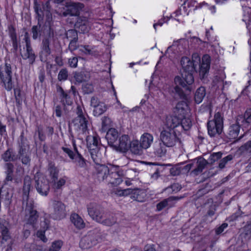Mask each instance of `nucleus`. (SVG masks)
Instances as JSON below:
<instances>
[{"mask_svg":"<svg viewBox=\"0 0 251 251\" xmlns=\"http://www.w3.org/2000/svg\"><path fill=\"white\" fill-rule=\"evenodd\" d=\"M97 176L100 179L102 180L106 179L107 181L114 185L120 184L122 180L121 176L125 175L127 176L135 177L136 176V169H129L124 173L123 171L118 170L119 167H115L110 164L109 166L105 165L99 164L96 166Z\"/></svg>","mask_w":251,"mask_h":251,"instance_id":"nucleus-1","label":"nucleus"},{"mask_svg":"<svg viewBox=\"0 0 251 251\" xmlns=\"http://www.w3.org/2000/svg\"><path fill=\"white\" fill-rule=\"evenodd\" d=\"M34 9L37 14L38 24L32 26L31 31L33 39L36 40L40 35L41 25L39 24V22L42 21L44 18H46V22L50 23L52 21V16L51 12V7L49 1H47L45 3L42 4L35 2Z\"/></svg>","mask_w":251,"mask_h":251,"instance_id":"nucleus-2","label":"nucleus"},{"mask_svg":"<svg viewBox=\"0 0 251 251\" xmlns=\"http://www.w3.org/2000/svg\"><path fill=\"white\" fill-rule=\"evenodd\" d=\"M193 72H184L180 76H176L174 79V82L176 86L174 88L175 92L178 95L180 98L183 99L185 97V94L179 86L183 88L187 87L186 89L190 90V86L194 81V77L192 74Z\"/></svg>","mask_w":251,"mask_h":251,"instance_id":"nucleus-3","label":"nucleus"},{"mask_svg":"<svg viewBox=\"0 0 251 251\" xmlns=\"http://www.w3.org/2000/svg\"><path fill=\"white\" fill-rule=\"evenodd\" d=\"M12 69L10 63L5 62L0 66V85L7 91L12 90L14 87L12 78Z\"/></svg>","mask_w":251,"mask_h":251,"instance_id":"nucleus-4","label":"nucleus"},{"mask_svg":"<svg viewBox=\"0 0 251 251\" xmlns=\"http://www.w3.org/2000/svg\"><path fill=\"white\" fill-rule=\"evenodd\" d=\"M104 235L99 229L89 231L84 236L79 242V246L82 249H88L101 241Z\"/></svg>","mask_w":251,"mask_h":251,"instance_id":"nucleus-5","label":"nucleus"},{"mask_svg":"<svg viewBox=\"0 0 251 251\" xmlns=\"http://www.w3.org/2000/svg\"><path fill=\"white\" fill-rule=\"evenodd\" d=\"M180 133L173 130L162 129L160 134V140L167 147L172 148L181 144Z\"/></svg>","mask_w":251,"mask_h":251,"instance_id":"nucleus-6","label":"nucleus"},{"mask_svg":"<svg viewBox=\"0 0 251 251\" xmlns=\"http://www.w3.org/2000/svg\"><path fill=\"white\" fill-rule=\"evenodd\" d=\"M223 117L220 112L215 114L213 120L207 123L208 133L210 137L220 135L223 130Z\"/></svg>","mask_w":251,"mask_h":251,"instance_id":"nucleus-7","label":"nucleus"},{"mask_svg":"<svg viewBox=\"0 0 251 251\" xmlns=\"http://www.w3.org/2000/svg\"><path fill=\"white\" fill-rule=\"evenodd\" d=\"M25 204V220L26 222V225L25 226V227L29 225L34 228L38 218L37 211L35 209L33 200L27 201Z\"/></svg>","mask_w":251,"mask_h":251,"instance_id":"nucleus-8","label":"nucleus"},{"mask_svg":"<svg viewBox=\"0 0 251 251\" xmlns=\"http://www.w3.org/2000/svg\"><path fill=\"white\" fill-rule=\"evenodd\" d=\"M50 215L54 220H60L64 218L66 215L65 205L60 201H52Z\"/></svg>","mask_w":251,"mask_h":251,"instance_id":"nucleus-9","label":"nucleus"},{"mask_svg":"<svg viewBox=\"0 0 251 251\" xmlns=\"http://www.w3.org/2000/svg\"><path fill=\"white\" fill-rule=\"evenodd\" d=\"M70 126L80 134H85L88 130L89 117H76L70 123Z\"/></svg>","mask_w":251,"mask_h":251,"instance_id":"nucleus-10","label":"nucleus"},{"mask_svg":"<svg viewBox=\"0 0 251 251\" xmlns=\"http://www.w3.org/2000/svg\"><path fill=\"white\" fill-rule=\"evenodd\" d=\"M87 209L89 215L98 223L104 216L105 213L103 209L96 203H90L87 205Z\"/></svg>","mask_w":251,"mask_h":251,"instance_id":"nucleus-11","label":"nucleus"},{"mask_svg":"<svg viewBox=\"0 0 251 251\" xmlns=\"http://www.w3.org/2000/svg\"><path fill=\"white\" fill-rule=\"evenodd\" d=\"M84 5L80 2H68L66 3L65 11L62 15L66 17L68 15L77 16H78L80 11L84 8Z\"/></svg>","mask_w":251,"mask_h":251,"instance_id":"nucleus-12","label":"nucleus"},{"mask_svg":"<svg viewBox=\"0 0 251 251\" xmlns=\"http://www.w3.org/2000/svg\"><path fill=\"white\" fill-rule=\"evenodd\" d=\"M207 163L206 160L202 157H199L185 165L184 169L188 171L193 169L192 172L197 175L202 171Z\"/></svg>","mask_w":251,"mask_h":251,"instance_id":"nucleus-13","label":"nucleus"},{"mask_svg":"<svg viewBox=\"0 0 251 251\" xmlns=\"http://www.w3.org/2000/svg\"><path fill=\"white\" fill-rule=\"evenodd\" d=\"M57 91L59 93V98L60 101L64 106L71 105L73 104V100L70 96V94L72 93L73 95L75 96L76 91L74 86H72L71 89L68 92H65L63 88L59 86L57 87Z\"/></svg>","mask_w":251,"mask_h":251,"instance_id":"nucleus-14","label":"nucleus"},{"mask_svg":"<svg viewBox=\"0 0 251 251\" xmlns=\"http://www.w3.org/2000/svg\"><path fill=\"white\" fill-rule=\"evenodd\" d=\"M35 187L38 193L42 196H47L50 191V185L48 181L44 177H40L35 179Z\"/></svg>","mask_w":251,"mask_h":251,"instance_id":"nucleus-15","label":"nucleus"},{"mask_svg":"<svg viewBox=\"0 0 251 251\" xmlns=\"http://www.w3.org/2000/svg\"><path fill=\"white\" fill-rule=\"evenodd\" d=\"M179 124L180 119L177 116H167L164 122L162 129H166L168 130H173L178 132Z\"/></svg>","mask_w":251,"mask_h":251,"instance_id":"nucleus-16","label":"nucleus"},{"mask_svg":"<svg viewBox=\"0 0 251 251\" xmlns=\"http://www.w3.org/2000/svg\"><path fill=\"white\" fill-rule=\"evenodd\" d=\"M182 198V197L171 196L164 199L157 204L156 210L160 211L165 208H171L174 206L176 202Z\"/></svg>","mask_w":251,"mask_h":251,"instance_id":"nucleus-17","label":"nucleus"},{"mask_svg":"<svg viewBox=\"0 0 251 251\" xmlns=\"http://www.w3.org/2000/svg\"><path fill=\"white\" fill-rule=\"evenodd\" d=\"M50 37H46L42 40L41 51L40 52V58L42 62H45L47 57L51 53L50 50Z\"/></svg>","mask_w":251,"mask_h":251,"instance_id":"nucleus-18","label":"nucleus"},{"mask_svg":"<svg viewBox=\"0 0 251 251\" xmlns=\"http://www.w3.org/2000/svg\"><path fill=\"white\" fill-rule=\"evenodd\" d=\"M130 141L126 135H123L119 137L118 142L113 147L117 151L126 152L129 149Z\"/></svg>","mask_w":251,"mask_h":251,"instance_id":"nucleus-19","label":"nucleus"},{"mask_svg":"<svg viewBox=\"0 0 251 251\" xmlns=\"http://www.w3.org/2000/svg\"><path fill=\"white\" fill-rule=\"evenodd\" d=\"M20 52L23 59L27 60L29 65H32L35 62L36 56L32 47H24L20 50Z\"/></svg>","mask_w":251,"mask_h":251,"instance_id":"nucleus-20","label":"nucleus"},{"mask_svg":"<svg viewBox=\"0 0 251 251\" xmlns=\"http://www.w3.org/2000/svg\"><path fill=\"white\" fill-rule=\"evenodd\" d=\"M31 182V178L29 176L26 175L25 176L23 187V205H24L25 202H26L27 201L32 200L28 198L29 192L32 189Z\"/></svg>","mask_w":251,"mask_h":251,"instance_id":"nucleus-21","label":"nucleus"},{"mask_svg":"<svg viewBox=\"0 0 251 251\" xmlns=\"http://www.w3.org/2000/svg\"><path fill=\"white\" fill-rule=\"evenodd\" d=\"M75 26L82 33H85L89 31L90 29L91 24L86 17H79L77 19Z\"/></svg>","mask_w":251,"mask_h":251,"instance_id":"nucleus-22","label":"nucleus"},{"mask_svg":"<svg viewBox=\"0 0 251 251\" xmlns=\"http://www.w3.org/2000/svg\"><path fill=\"white\" fill-rule=\"evenodd\" d=\"M166 148L167 147L160 141L158 142H156L152 147V153L156 157H164L167 151Z\"/></svg>","mask_w":251,"mask_h":251,"instance_id":"nucleus-23","label":"nucleus"},{"mask_svg":"<svg viewBox=\"0 0 251 251\" xmlns=\"http://www.w3.org/2000/svg\"><path fill=\"white\" fill-rule=\"evenodd\" d=\"M210 57L205 54L202 58V62L200 68V75L202 78H204L205 75L208 73L210 65Z\"/></svg>","mask_w":251,"mask_h":251,"instance_id":"nucleus-24","label":"nucleus"},{"mask_svg":"<svg viewBox=\"0 0 251 251\" xmlns=\"http://www.w3.org/2000/svg\"><path fill=\"white\" fill-rule=\"evenodd\" d=\"M180 64L184 72H194L197 66V64L188 57H182L180 60Z\"/></svg>","mask_w":251,"mask_h":251,"instance_id":"nucleus-25","label":"nucleus"},{"mask_svg":"<svg viewBox=\"0 0 251 251\" xmlns=\"http://www.w3.org/2000/svg\"><path fill=\"white\" fill-rule=\"evenodd\" d=\"M118 132L117 130L113 128H109L106 135V139L108 144L113 147L118 142Z\"/></svg>","mask_w":251,"mask_h":251,"instance_id":"nucleus-26","label":"nucleus"},{"mask_svg":"<svg viewBox=\"0 0 251 251\" xmlns=\"http://www.w3.org/2000/svg\"><path fill=\"white\" fill-rule=\"evenodd\" d=\"M153 140L154 138L152 134L144 133L141 135L139 142L144 149L146 150L151 147Z\"/></svg>","mask_w":251,"mask_h":251,"instance_id":"nucleus-27","label":"nucleus"},{"mask_svg":"<svg viewBox=\"0 0 251 251\" xmlns=\"http://www.w3.org/2000/svg\"><path fill=\"white\" fill-rule=\"evenodd\" d=\"M240 124L237 122L229 126L226 132V136L228 138L234 139L238 137L240 129Z\"/></svg>","mask_w":251,"mask_h":251,"instance_id":"nucleus-28","label":"nucleus"},{"mask_svg":"<svg viewBox=\"0 0 251 251\" xmlns=\"http://www.w3.org/2000/svg\"><path fill=\"white\" fill-rule=\"evenodd\" d=\"M14 165L11 162L6 163L5 165V174L6 177L4 182L5 184H8V182H11L13 180V173Z\"/></svg>","mask_w":251,"mask_h":251,"instance_id":"nucleus-29","label":"nucleus"},{"mask_svg":"<svg viewBox=\"0 0 251 251\" xmlns=\"http://www.w3.org/2000/svg\"><path fill=\"white\" fill-rule=\"evenodd\" d=\"M117 222L116 217L110 213H105L104 216L99 221V223L108 226H110Z\"/></svg>","mask_w":251,"mask_h":251,"instance_id":"nucleus-30","label":"nucleus"},{"mask_svg":"<svg viewBox=\"0 0 251 251\" xmlns=\"http://www.w3.org/2000/svg\"><path fill=\"white\" fill-rule=\"evenodd\" d=\"M29 153H31L29 145L27 141L24 139L23 136L21 135V142L19 143L18 155H17L20 156Z\"/></svg>","mask_w":251,"mask_h":251,"instance_id":"nucleus-31","label":"nucleus"},{"mask_svg":"<svg viewBox=\"0 0 251 251\" xmlns=\"http://www.w3.org/2000/svg\"><path fill=\"white\" fill-rule=\"evenodd\" d=\"M1 159L8 162H14L18 159V156L15 154L12 149L9 148L1 155Z\"/></svg>","mask_w":251,"mask_h":251,"instance_id":"nucleus-32","label":"nucleus"},{"mask_svg":"<svg viewBox=\"0 0 251 251\" xmlns=\"http://www.w3.org/2000/svg\"><path fill=\"white\" fill-rule=\"evenodd\" d=\"M236 122L244 124L251 123V108L247 109L243 115H239L237 118Z\"/></svg>","mask_w":251,"mask_h":251,"instance_id":"nucleus-33","label":"nucleus"},{"mask_svg":"<svg viewBox=\"0 0 251 251\" xmlns=\"http://www.w3.org/2000/svg\"><path fill=\"white\" fill-rule=\"evenodd\" d=\"M192 126V121L189 117H184L182 119H180V124L178 132L180 133L183 130H188Z\"/></svg>","mask_w":251,"mask_h":251,"instance_id":"nucleus-34","label":"nucleus"},{"mask_svg":"<svg viewBox=\"0 0 251 251\" xmlns=\"http://www.w3.org/2000/svg\"><path fill=\"white\" fill-rule=\"evenodd\" d=\"M49 226V221L47 219H44L43 222H41V227L43 228V230H40L37 231V236L44 242L47 241V238L45 236V232Z\"/></svg>","mask_w":251,"mask_h":251,"instance_id":"nucleus-35","label":"nucleus"},{"mask_svg":"<svg viewBox=\"0 0 251 251\" xmlns=\"http://www.w3.org/2000/svg\"><path fill=\"white\" fill-rule=\"evenodd\" d=\"M129 149L133 153L137 155L141 154L144 149L140 142L138 140H134L131 142Z\"/></svg>","mask_w":251,"mask_h":251,"instance_id":"nucleus-36","label":"nucleus"},{"mask_svg":"<svg viewBox=\"0 0 251 251\" xmlns=\"http://www.w3.org/2000/svg\"><path fill=\"white\" fill-rule=\"evenodd\" d=\"M89 151L91 155V157L93 160L94 162L96 164V166L100 164L101 160V154L100 152L99 149H92L89 150Z\"/></svg>","mask_w":251,"mask_h":251,"instance_id":"nucleus-37","label":"nucleus"},{"mask_svg":"<svg viewBox=\"0 0 251 251\" xmlns=\"http://www.w3.org/2000/svg\"><path fill=\"white\" fill-rule=\"evenodd\" d=\"M72 144L74 149L73 151L67 146L62 147L61 149L63 152L66 154L71 160H74L75 156L76 155V152H75V147H77L75 140H73L72 141Z\"/></svg>","mask_w":251,"mask_h":251,"instance_id":"nucleus-38","label":"nucleus"},{"mask_svg":"<svg viewBox=\"0 0 251 251\" xmlns=\"http://www.w3.org/2000/svg\"><path fill=\"white\" fill-rule=\"evenodd\" d=\"M100 139L97 136H88L86 138V141L89 150L95 149L98 148V144Z\"/></svg>","mask_w":251,"mask_h":251,"instance_id":"nucleus-39","label":"nucleus"},{"mask_svg":"<svg viewBox=\"0 0 251 251\" xmlns=\"http://www.w3.org/2000/svg\"><path fill=\"white\" fill-rule=\"evenodd\" d=\"M71 220L74 226L79 229L82 228L85 226V224L82 219L77 214H72Z\"/></svg>","mask_w":251,"mask_h":251,"instance_id":"nucleus-40","label":"nucleus"},{"mask_svg":"<svg viewBox=\"0 0 251 251\" xmlns=\"http://www.w3.org/2000/svg\"><path fill=\"white\" fill-rule=\"evenodd\" d=\"M130 194H132V197L137 201L143 202L146 199V194L143 190L137 189L132 190V192L130 193Z\"/></svg>","mask_w":251,"mask_h":251,"instance_id":"nucleus-41","label":"nucleus"},{"mask_svg":"<svg viewBox=\"0 0 251 251\" xmlns=\"http://www.w3.org/2000/svg\"><path fill=\"white\" fill-rule=\"evenodd\" d=\"M205 89L203 87H200L196 90L195 94V100L197 103H200L205 96Z\"/></svg>","mask_w":251,"mask_h":251,"instance_id":"nucleus-42","label":"nucleus"},{"mask_svg":"<svg viewBox=\"0 0 251 251\" xmlns=\"http://www.w3.org/2000/svg\"><path fill=\"white\" fill-rule=\"evenodd\" d=\"M48 171L50 173V176L52 182H53V181L56 180L58 178L59 171L54 166V164L51 163L49 164Z\"/></svg>","mask_w":251,"mask_h":251,"instance_id":"nucleus-43","label":"nucleus"},{"mask_svg":"<svg viewBox=\"0 0 251 251\" xmlns=\"http://www.w3.org/2000/svg\"><path fill=\"white\" fill-rule=\"evenodd\" d=\"M107 110L106 104L101 102L93 109V114L95 116H99L103 114Z\"/></svg>","mask_w":251,"mask_h":251,"instance_id":"nucleus-44","label":"nucleus"},{"mask_svg":"<svg viewBox=\"0 0 251 251\" xmlns=\"http://www.w3.org/2000/svg\"><path fill=\"white\" fill-rule=\"evenodd\" d=\"M75 152H76V155L75 157L76 161L77 163V165L81 168H84L86 166V161L83 157L81 154L79 152L77 147H75Z\"/></svg>","mask_w":251,"mask_h":251,"instance_id":"nucleus-45","label":"nucleus"},{"mask_svg":"<svg viewBox=\"0 0 251 251\" xmlns=\"http://www.w3.org/2000/svg\"><path fill=\"white\" fill-rule=\"evenodd\" d=\"M176 109L180 114H184L188 110V106L187 103L184 101H181L177 103L176 105Z\"/></svg>","mask_w":251,"mask_h":251,"instance_id":"nucleus-46","label":"nucleus"},{"mask_svg":"<svg viewBox=\"0 0 251 251\" xmlns=\"http://www.w3.org/2000/svg\"><path fill=\"white\" fill-rule=\"evenodd\" d=\"M239 151L243 154H251V140L241 146Z\"/></svg>","mask_w":251,"mask_h":251,"instance_id":"nucleus-47","label":"nucleus"},{"mask_svg":"<svg viewBox=\"0 0 251 251\" xmlns=\"http://www.w3.org/2000/svg\"><path fill=\"white\" fill-rule=\"evenodd\" d=\"M233 159V155L231 154H229L226 156L225 157H224L221 160H220L219 165H218V168L220 169H223L225 167L226 165L227 164V163L229 161H230Z\"/></svg>","mask_w":251,"mask_h":251,"instance_id":"nucleus-48","label":"nucleus"},{"mask_svg":"<svg viewBox=\"0 0 251 251\" xmlns=\"http://www.w3.org/2000/svg\"><path fill=\"white\" fill-rule=\"evenodd\" d=\"M18 158L21 161L23 164L28 166L31 161V153L18 156Z\"/></svg>","mask_w":251,"mask_h":251,"instance_id":"nucleus-49","label":"nucleus"},{"mask_svg":"<svg viewBox=\"0 0 251 251\" xmlns=\"http://www.w3.org/2000/svg\"><path fill=\"white\" fill-rule=\"evenodd\" d=\"M2 240L1 243L2 244H5V242L8 241V244H11V240L10 239V236L8 233V231L7 228H5L2 230L1 232Z\"/></svg>","mask_w":251,"mask_h":251,"instance_id":"nucleus-50","label":"nucleus"},{"mask_svg":"<svg viewBox=\"0 0 251 251\" xmlns=\"http://www.w3.org/2000/svg\"><path fill=\"white\" fill-rule=\"evenodd\" d=\"M66 38L70 41L78 39L77 32L75 29H70L66 32Z\"/></svg>","mask_w":251,"mask_h":251,"instance_id":"nucleus-51","label":"nucleus"},{"mask_svg":"<svg viewBox=\"0 0 251 251\" xmlns=\"http://www.w3.org/2000/svg\"><path fill=\"white\" fill-rule=\"evenodd\" d=\"M102 129L106 131L110 126H111L112 122L111 119L107 117H104L102 118Z\"/></svg>","mask_w":251,"mask_h":251,"instance_id":"nucleus-52","label":"nucleus"},{"mask_svg":"<svg viewBox=\"0 0 251 251\" xmlns=\"http://www.w3.org/2000/svg\"><path fill=\"white\" fill-rule=\"evenodd\" d=\"M68 76V72L66 69H62L58 75V79L59 81L66 80Z\"/></svg>","mask_w":251,"mask_h":251,"instance_id":"nucleus-53","label":"nucleus"},{"mask_svg":"<svg viewBox=\"0 0 251 251\" xmlns=\"http://www.w3.org/2000/svg\"><path fill=\"white\" fill-rule=\"evenodd\" d=\"M75 80L78 83L82 82L86 80L87 77L83 72L75 73L74 75Z\"/></svg>","mask_w":251,"mask_h":251,"instance_id":"nucleus-54","label":"nucleus"},{"mask_svg":"<svg viewBox=\"0 0 251 251\" xmlns=\"http://www.w3.org/2000/svg\"><path fill=\"white\" fill-rule=\"evenodd\" d=\"M53 188L55 190H58L61 188V187L65 184L66 180L61 178L58 181H53Z\"/></svg>","mask_w":251,"mask_h":251,"instance_id":"nucleus-55","label":"nucleus"},{"mask_svg":"<svg viewBox=\"0 0 251 251\" xmlns=\"http://www.w3.org/2000/svg\"><path fill=\"white\" fill-rule=\"evenodd\" d=\"M222 153L220 151L217 152H214L210 154L209 157V160L211 163L215 162L219 159L222 158Z\"/></svg>","mask_w":251,"mask_h":251,"instance_id":"nucleus-56","label":"nucleus"},{"mask_svg":"<svg viewBox=\"0 0 251 251\" xmlns=\"http://www.w3.org/2000/svg\"><path fill=\"white\" fill-rule=\"evenodd\" d=\"M79 50L85 54H91L92 53V48L89 45H80Z\"/></svg>","mask_w":251,"mask_h":251,"instance_id":"nucleus-57","label":"nucleus"},{"mask_svg":"<svg viewBox=\"0 0 251 251\" xmlns=\"http://www.w3.org/2000/svg\"><path fill=\"white\" fill-rule=\"evenodd\" d=\"M76 113L77 114V117H88L87 114L84 112V108L81 106L80 105H77L76 109Z\"/></svg>","mask_w":251,"mask_h":251,"instance_id":"nucleus-58","label":"nucleus"},{"mask_svg":"<svg viewBox=\"0 0 251 251\" xmlns=\"http://www.w3.org/2000/svg\"><path fill=\"white\" fill-rule=\"evenodd\" d=\"M8 34L11 40L17 39L15 29L12 25L8 26Z\"/></svg>","mask_w":251,"mask_h":251,"instance_id":"nucleus-59","label":"nucleus"},{"mask_svg":"<svg viewBox=\"0 0 251 251\" xmlns=\"http://www.w3.org/2000/svg\"><path fill=\"white\" fill-rule=\"evenodd\" d=\"M78 59L77 57L73 56L68 59V65L71 68H75L77 66Z\"/></svg>","mask_w":251,"mask_h":251,"instance_id":"nucleus-60","label":"nucleus"},{"mask_svg":"<svg viewBox=\"0 0 251 251\" xmlns=\"http://www.w3.org/2000/svg\"><path fill=\"white\" fill-rule=\"evenodd\" d=\"M132 192V190L131 189H126L124 190H117L116 192V194L119 196H127Z\"/></svg>","mask_w":251,"mask_h":251,"instance_id":"nucleus-61","label":"nucleus"},{"mask_svg":"<svg viewBox=\"0 0 251 251\" xmlns=\"http://www.w3.org/2000/svg\"><path fill=\"white\" fill-rule=\"evenodd\" d=\"M78 39H75L72 41H70L68 49L71 51L73 52L77 48V42Z\"/></svg>","mask_w":251,"mask_h":251,"instance_id":"nucleus-62","label":"nucleus"},{"mask_svg":"<svg viewBox=\"0 0 251 251\" xmlns=\"http://www.w3.org/2000/svg\"><path fill=\"white\" fill-rule=\"evenodd\" d=\"M62 242L61 241H56L54 242L51 246V248L56 251H59L62 246Z\"/></svg>","mask_w":251,"mask_h":251,"instance_id":"nucleus-63","label":"nucleus"},{"mask_svg":"<svg viewBox=\"0 0 251 251\" xmlns=\"http://www.w3.org/2000/svg\"><path fill=\"white\" fill-rule=\"evenodd\" d=\"M101 102H102L99 101L97 98L93 97L91 98L90 105L94 108Z\"/></svg>","mask_w":251,"mask_h":251,"instance_id":"nucleus-64","label":"nucleus"}]
</instances>
